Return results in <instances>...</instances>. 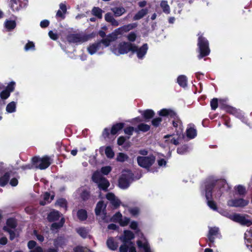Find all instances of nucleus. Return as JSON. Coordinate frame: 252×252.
<instances>
[{
	"instance_id": "nucleus-17",
	"label": "nucleus",
	"mask_w": 252,
	"mask_h": 252,
	"mask_svg": "<svg viewBox=\"0 0 252 252\" xmlns=\"http://www.w3.org/2000/svg\"><path fill=\"white\" fill-rule=\"evenodd\" d=\"M187 137L189 139H193L197 135V131L194 126L192 124L188 125L186 130Z\"/></svg>"
},
{
	"instance_id": "nucleus-54",
	"label": "nucleus",
	"mask_w": 252,
	"mask_h": 252,
	"mask_svg": "<svg viewBox=\"0 0 252 252\" xmlns=\"http://www.w3.org/2000/svg\"><path fill=\"white\" fill-rule=\"evenodd\" d=\"M111 167L109 166H104L101 168V171L104 175H107L111 171Z\"/></svg>"
},
{
	"instance_id": "nucleus-26",
	"label": "nucleus",
	"mask_w": 252,
	"mask_h": 252,
	"mask_svg": "<svg viewBox=\"0 0 252 252\" xmlns=\"http://www.w3.org/2000/svg\"><path fill=\"white\" fill-rule=\"evenodd\" d=\"M178 84L182 87H185L187 85V78L185 75H180L177 78Z\"/></svg>"
},
{
	"instance_id": "nucleus-3",
	"label": "nucleus",
	"mask_w": 252,
	"mask_h": 252,
	"mask_svg": "<svg viewBox=\"0 0 252 252\" xmlns=\"http://www.w3.org/2000/svg\"><path fill=\"white\" fill-rule=\"evenodd\" d=\"M135 47H133V45L131 43L128 42H122L118 44H115L111 50L112 52L117 56L121 54H125L127 53L128 51H131L134 50Z\"/></svg>"
},
{
	"instance_id": "nucleus-39",
	"label": "nucleus",
	"mask_w": 252,
	"mask_h": 252,
	"mask_svg": "<svg viewBox=\"0 0 252 252\" xmlns=\"http://www.w3.org/2000/svg\"><path fill=\"white\" fill-rule=\"evenodd\" d=\"M77 216L80 220H85L87 218V214L86 211L83 209L79 210L77 212Z\"/></svg>"
},
{
	"instance_id": "nucleus-56",
	"label": "nucleus",
	"mask_w": 252,
	"mask_h": 252,
	"mask_svg": "<svg viewBox=\"0 0 252 252\" xmlns=\"http://www.w3.org/2000/svg\"><path fill=\"white\" fill-rule=\"evenodd\" d=\"M122 218V215L120 213H117L112 218V220L116 222H119Z\"/></svg>"
},
{
	"instance_id": "nucleus-2",
	"label": "nucleus",
	"mask_w": 252,
	"mask_h": 252,
	"mask_svg": "<svg viewBox=\"0 0 252 252\" xmlns=\"http://www.w3.org/2000/svg\"><path fill=\"white\" fill-rule=\"evenodd\" d=\"M183 134L176 133V134H167L163 137L161 140V144L164 147H168L169 148L172 145H178Z\"/></svg>"
},
{
	"instance_id": "nucleus-55",
	"label": "nucleus",
	"mask_w": 252,
	"mask_h": 252,
	"mask_svg": "<svg viewBox=\"0 0 252 252\" xmlns=\"http://www.w3.org/2000/svg\"><path fill=\"white\" fill-rule=\"evenodd\" d=\"M162 121L161 118H156L152 121V125L155 126H158Z\"/></svg>"
},
{
	"instance_id": "nucleus-48",
	"label": "nucleus",
	"mask_w": 252,
	"mask_h": 252,
	"mask_svg": "<svg viewBox=\"0 0 252 252\" xmlns=\"http://www.w3.org/2000/svg\"><path fill=\"white\" fill-rule=\"evenodd\" d=\"M25 51H28L30 50H34V44L33 42L29 41L25 45L24 47Z\"/></svg>"
},
{
	"instance_id": "nucleus-12",
	"label": "nucleus",
	"mask_w": 252,
	"mask_h": 252,
	"mask_svg": "<svg viewBox=\"0 0 252 252\" xmlns=\"http://www.w3.org/2000/svg\"><path fill=\"white\" fill-rule=\"evenodd\" d=\"M249 201L243 199H231L227 202V205L230 207H243L248 204Z\"/></svg>"
},
{
	"instance_id": "nucleus-60",
	"label": "nucleus",
	"mask_w": 252,
	"mask_h": 252,
	"mask_svg": "<svg viewBox=\"0 0 252 252\" xmlns=\"http://www.w3.org/2000/svg\"><path fill=\"white\" fill-rule=\"evenodd\" d=\"M134 131V128L131 126L127 127L124 129L125 133L126 134L131 135Z\"/></svg>"
},
{
	"instance_id": "nucleus-15",
	"label": "nucleus",
	"mask_w": 252,
	"mask_h": 252,
	"mask_svg": "<svg viewBox=\"0 0 252 252\" xmlns=\"http://www.w3.org/2000/svg\"><path fill=\"white\" fill-rule=\"evenodd\" d=\"M158 114L161 117L175 118L176 113L171 109H162L158 112Z\"/></svg>"
},
{
	"instance_id": "nucleus-62",
	"label": "nucleus",
	"mask_w": 252,
	"mask_h": 252,
	"mask_svg": "<svg viewBox=\"0 0 252 252\" xmlns=\"http://www.w3.org/2000/svg\"><path fill=\"white\" fill-rule=\"evenodd\" d=\"M15 84V82H11L10 84L8 85L6 90H7L9 93L12 92L14 90Z\"/></svg>"
},
{
	"instance_id": "nucleus-19",
	"label": "nucleus",
	"mask_w": 252,
	"mask_h": 252,
	"mask_svg": "<svg viewBox=\"0 0 252 252\" xmlns=\"http://www.w3.org/2000/svg\"><path fill=\"white\" fill-rule=\"evenodd\" d=\"M172 124L173 126L176 128V133L183 134V126L181 121L178 118H176L173 121Z\"/></svg>"
},
{
	"instance_id": "nucleus-46",
	"label": "nucleus",
	"mask_w": 252,
	"mask_h": 252,
	"mask_svg": "<svg viewBox=\"0 0 252 252\" xmlns=\"http://www.w3.org/2000/svg\"><path fill=\"white\" fill-rule=\"evenodd\" d=\"M188 147L187 145H183L177 149V152L179 154L183 155L187 152Z\"/></svg>"
},
{
	"instance_id": "nucleus-63",
	"label": "nucleus",
	"mask_w": 252,
	"mask_h": 252,
	"mask_svg": "<svg viewBox=\"0 0 252 252\" xmlns=\"http://www.w3.org/2000/svg\"><path fill=\"white\" fill-rule=\"evenodd\" d=\"M75 252H86L87 248L81 246H78L74 249Z\"/></svg>"
},
{
	"instance_id": "nucleus-13",
	"label": "nucleus",
	"mask_w": 252,
	"mask_h": 252,
	"mask_svg": "<svg viewBox=\"0 0 252 252\" xmlns=\"http://www.w3.org/2000/svg\"><path fill=\"white\" fill-rule=\"evenodd\" d=\"M133 47H135L134 50H132L133 53L136 52L137 54V57L141 59L143 58V57L146 55L148 47L147 44H144L142 47L138 48L137 46L134 45Z\"/></svg>"
},
{
	"instance_id": "nucleus-27",
	"label": "nucleus",
	"mask_w": 252,
	"mask_h": 252,
	"mask_svg": "<svg viewBox=\"0 0 252 252\" xmlns=\"http://www.w3.org/2000/svg\"><path fill=\"white\" fill-rule=\"evenodd\" d=\"M106 207V205L103 203V201H99L96 205L95 212L96 215L100 214L101 212L103 211Z\"/></svg>"
},
{
	"instance_id": "nucleus-21",
	"label": "nucleus",
	"mask_w": 252,
	"mask_h": 252,
	"mask_svg": "<svg viewBox=\"0 0 252 252\" xmlns=\"http://www.w3.org/2000/svg\"><path fill=\"white\" fill-rule=\"evenodd\" d=\"M105 20L110 23L113 26L117 27L120 24V23L118 20L115 19L112 14L110 13H107L105 15Z\"/></svg>"
},
{
	"instance_id": "nucleus-4",
	"label": "nucleus",
	"mask_w": 252,
	"mask_h": 252,
	"mask_svg": "<svg viewBox=\"0 0 252 252\" xmlns=\"http://www.w3.org/2000/svg\"><path fill=\"white\" fill-rule=\"evenodd\" d=\"M197 45L199 49L200 54L198 57L199 59H201L203 57L208 55L210 52L209 47V42L204 37L202 34H198Z\"/></svg>"
},
{
	"instance_id": "nucleus-5",
	"label": "nucleus",
	"mask_w": 252,
	"mask_h": 252,
	"mask_svg": "<svg viewBox=\"0 0 252 252\" xmlns=\"http://www.w3.org/2000/svg\"><path fill=\"white\" fill-rule=\"evenodd\" d=\"M127 26L124 25L116 29L112 33L107 36L106 38L102 40V42L105 44V47L110 45L111 42L115 40L119 35L123 34L125 32H129Z\"/></svg>"
},
{
	"instance_id": "nucleus-35",
	"label": "nucleus",
	"mask_w": 252,
	"mask_h": 252,
	"mask_svg": "<svg viewBox=\"0 0 252 252\" xmlns=\"http://www.w3.org/2000/svg\"><path fill=\"white\" fill-rule=\"evenodd\" d=\"M124 126V124L123 123H118L115 125H114L111 130V133L113 135H114L117 133V132L122 129Z\"/></svg>"
},
{
	"instance_id": "nucleus-11",
	"label": "nucleus",
	"mask_w": 252,
	"mask_h": 252,
	"mask_svg": "<svg viewBox=\"0 0 252 252\" xmlns=\"http://www.w3.org/2000/svg\"><path fill=\"white\" fill-rule=\"evenodd\" d=\"M155 157L152 155L148 157H138L137 160L138 164L142 167L149 168L155 161Z\"/></svg>"
},
{
	"instance_id": "nucleus-42",
	"label": "nucleus",
	"mask_w": 252,
	"mask_h": 252,
	"mask_svg": "<svg viewBox=\"0 0 252 252\" xmlns=\"http://www.w3.org/2000/svg\"><path fill=\"white\" fill-rule=\"evenodd\" d=\"M127 158V156L122 153H119L117 156V160L120 162H124L126 160Z\"/></svg>"
},
{
	"instance_id": "nucleus-40",
	"label": "nucleus",
	"mask_w": 252,
	"mask_h": 252,
	"mask_svg": "<svg viewBox=\"0 0 252 252\" xmlns=\"http://www.w3.org/2000/svg\"><path fill=\"white\" fill-rule=\"evenodd\" d=\"M77 232L82 237L84 238H87L89 233L88 230L84 227H80L77 229Z\"/></svg>"
},
{
	"instance_id": "nucleus-38",
	"label": "nucleus",
	"mask_w": 252,
	"mask_h": 252,
	"mask_svg": "<svg viewBox=\"0 0 252 252\" xmlns=\"http://www.w3.org/2000/svg\"><path fill=\"white\" fill-rule=\"evenodd\" d=\"M64 222V220L63 218H62L61 221L59 223L55 222L53 223L51 227V229L53 231H55L59 228H61L63 226V223Z\"/></svg>"
},
{
	"instance_id": "nucleus-32",
	"label": "nucleus",
	"mask_w": 252,
	"mask_h": 252,
	"mask_svg": "<svg viewBox=\"0 0 252 252\" xmlns=\"http://www.w3.org/2000/svg\"><path fill=\"white\" fill-rule=\"evenodd\" d=\"M148 13V10L147 9H142L140 10L133 17L134 20H137L143 18Z\"/></svg>"
},
{
	"instance_id": "nucleus-58",
	"label": "nucleus",
	"mask_w": 252,
	"mask_h": 252,
	"mask_svg": "<svg viewBox=\"0 0 252 252\" xmlns=\"http://www.w3.org/2000/svg\"><path fill=\"white\" fill-rule=\"evenodd\" d=\"M127 38L130 41H134L136 38V34L135 33L131 32L128 34Z\"/></svg>"
},
{
	"instance_id": "nucleus-45",
	"label": "nucleus",
	"mask_w": 252,
	"mask_h": 252,
	"mask_svg": "<svg viewBox=\"0 0 252 252\" xmlns=\"http://www.w3.org/2000/svg\"><path fill=\"white\" fill-rule=\"evenodd\" d=\"M11 2V7L13 11H18L20 9V6L18 4V0H10Z\"/></svg>"
},
{
	"instance_id": "nucleus-43",
	"label": "nucleus",
	"mask_w": 252,
	"mask_h": 252,
	"mask_svg": "<svg viewBox=\"0 0 252 252\" xmlns=\"http://www.w3.org/2000/svg\"><path fill=\"white\" fill-rule=\"evenodd\" d=\"M93 13L94 15L97 17L98 18H102V12L101 9L98 7H94L92 10Z\"/></svg>"
},
{
	"instance_id": "nucleus-25",
	"label": "nucleus",
	"mask_w": 252,
	"mask_h": 252,
	"mask_svg": "<svg viewBox=\"0 0 252 252\" xmlns=\"http://www.w3.org/2000/svg\"><path fill=\"white\" fill-rule=\"evenodd\" d=\"M111 10L117 17L121 16L126 12L125 9L122 7H114L112 8Z\"/></svg>"
},
{
	"instance_id": "nucleus-33",
	"label": "nucleus",
	"mask_w": 252,
	"mask_h": 252,
	"mask_svg": "<svg viewBox=\"0 0 252 252\" xmlns=\"http://www.w3.org/2000/svg\"><path fill=\"white\" fill-rule=\"evenodd\" d=\"M16 226V221L13 219H9L6 222V225L4 227H7V228L11 230H14Z\"/></svg>"
},
{
	"instance_id": "nucleus-22",
	"label": "nucleus",
	"mask_w": 252,
	"mask_h": 252,
	"mask_svg": "<svg viewBox=\"0 0 252 252\" xmlns=\"http://www.w3.org/2000/svg\"><path fill=\"white\" fill-rule=\"evenodd\" d=\"M106 198L111 204L115 207L119 206L120 204V201L115 197L114 194L109 193L106 195Z\"/></svg>"
},
{
	"instance_id": "nucleus-31",
	"label": "nucleus",
	"mask_w": 252,
	"mask_h": 252,
	"mask_svg": "<svg viewBox=\"0 0 252 252\" xmlns=\"http://www.w3.org/2000/svg\"><path fill=\"white\" fill-rule=\"evenodd\" d=\"M43 199L44 201H41L40 202V204L41 205H44L47 203H49L51 200L53 199V196H50V195L49 193L46 192L43 195Z\"/></svg>"
},
{
	"instance_id": "nucleus-20",
	"label": "nucleus",
	"mask_w": 252,
	"mask_h": 252,
	"mask_svg": "<svg viewBox=\"0 0 252 252\" xmlns=\"http://www.w3.org/2000/svg\"><path fill=\"white\" fill-rule=\"evenodd\" d=\"M67 12L66 6L64 3H61L60 4V9H59L56 13V17H60L62 19H64L65 15Z\"/></svg>"
},
{
	"instance_id": "nucleus-10",
	"label": "nucleus",
	"mask_w": 252,
	"mask_h": 252,
	"mask_svg": "<svg viewBox=\"0 0 252 252\" xmlns=\"http://www.w3.org/2000/svg\"><path fill=\"white\" fill-rule=\"evenodd\" d=\"M32 162L36 168L41 170L47 168L51 164L50 158L47 156L42 158L34 157L32 158Z\"/></svg>"
},
{
	"instance_id": "nucleus-7",
	"label": "nucleus",
	"mask_w": 252,
	"mask_h": 252,
	"mask_svg": "<svg viewBox=\"0 0 252 252\" xmlns=\"http://www.w3.org/2000/svg\"><path fill=\"white\" fill-rule=\"evenodd\" d=\"M92 179L101 189L106 190L109 186L110 184L108 181L103 177L98 171H96L94 173Z\"/></svg>"
},
{
	"instance_id": "nucleus-59",
	"label": "nucleus",
	"mask_w": 252,
	"mask_h": 252,
	"mask_svg": "<svg viewBox=\"0 0 252 252\" xmlns=\"http://www.w3.org/2000/svg\"><path fill=\"white\" fill-rule=\"evenodd\" d=\"M129 211V212L130 213V214L131 215H132L133 216H136L139 213V209L136 207L130 208Z\"/></svg>"
},
{
	"instance_id": "nucleus-52",
	"label": "nucleus",
	"mask_w": 252,
	"mask_h": 252,
	"mask_svg": "<svg viewBox=\"0 0 252 252\" xmlns=\"http://www.w3.org/2000/svg\"><path fill=\"white\" fill-rule=\"evenodd\" d=\"M236 190H237L238 194L240 195L244 194L246 192L245 188L243 186L241 185L238 186L236 188Z\"/></svg>"
},
{
	"instance_id": "nucleus-34",
	"label": "nucleus",
	"mask_w": 252,
	"mask_h": 252,
	"mask_svg": "<svg viewBox=\"0 0 252 252\" xmlns=\"http://www.w3.org/2000/svg\"><path fill=\"white\" fill-rule=\"evenodd\" d=\"M5 28L8 31L13 30L16 27V23L13 20H6L4 23Z\"/></svg>"
},
{
	"instance_id": "nucleus-24",
	"label": "nucleus",
	"mask_w": 252,
	"mask_h": 252,
	"mask_svg": "<svg viewBox=\"0 0 252 252\" xmlns=\"http://www.w3.org/2000/svg\"><path fill=\"white\" fill-rule=\"evenodd\" d=\"M245 238L247 240L248 242L250 243V245L249 244H247L248 247L250 246L249 248L251 251L252 252V229H251L249 231H247V232L245 234Z\"/></svg>"
},
{
	"instance_id": "nucleus-28",
	"label": "nucleus",
	"mask_w": 252,
	"mask_h": 252,
	"mask_svg": "<svg viewBox=\"0 0 252 252\" xmlns=\"http://www.w3.org/2000/svg\"><path fill=\"white\" fill-rule=\"evenodd\" d=\"M60 218V213L58 211H53L48 216V219L50 221H54Z\"/></svg>"
},
{
	"instance_id": "nucleus-64",
	"label": "nucleus",
	"mask_w": 252,
	"mask_h": 252,
	"mask_svg": "<svg viewBox=\"0 0 252 252\" xmlns=\"http://www.w3.org/2000/svg\"><path fill=\"white\" fill-rule=\"evenodd\" d=\"M49 25V21L47 20H44L42 21H41L40 26L41 28H46Z\"/></svg>"
},
{
	"instance_id": "nucleus-47",
	"label": "nucleus",
	"mask_w": 252,
	"mask_h": 252,
	"mask_svg": "<svg viewBox=\"0 0 252 252\" xmlns=\"http://www.w3.org/2000/svg\"><path fill=\"white\" fill-rule=\"evenodd\" d=\"M150 126L147 124H141L138 125V129L139 130L146 132L150 129Z\"/></svg>"
},
{
	"instance_id": "nucleus-29",
	"label": "nucleus",
	"mask_w": 252,
	"mask_h": 252,
	"mask_svg": "<svg viewBox=\"0 0 252 252\" xmlns=\"http://www.w3.org/2000/svg\"><path fill=\"white\" fill-rule=\"evenodd\" d=\"M16 110V103L14 101L9 103L6 107V111L9 113L15 112Z\"/></svg>"
},
{
	"instance_id": "nucleus-37",
	"label": "nucleus",
	"mask_w": 252,
	"mask_h": 252,
	"mask_svg": "<svg viewBox=\"0 0 252 252\" xmlns=\"http://www.w3.org/2000/svg\"><path fill=\"white\" fill-rule=\"evenodd\" d=\"M9 179V173L6 172L3 176L0 178V186L3 187L6 185Z\"/></svg>"
},
{
	"instance_id": "nucleus-23",
	"label": "nucleus",
	"mask_w": 252,
	"mask_h": 252,
	"mask_svg": "<svg viewBox=\"0 0 252 252\" xmlns=\"http://www.w3.org/2000/svg\"><path fill=\"white\" fill-rule=\"evenodd\" d=\"M139 248L143 249L144 252H152L149 244L145 240L144 241L138 240L137 242Z\"/></svg>"
},
{
	"instance_id": "nucleus-18",
	"label": "nucleus",
	"mask_w": 252,
	"mask_h": 252,
	"mask_svg": "<svg viewBox=\"0 0 252 252\" xmlns=\"http://www.w3.org/2000/svg\"><path fill=\"white\" fill-rule=\"evenodd\" d=\"M101 43L105 45V44L102 42V40L100 42L94 43L90 45L87 48L88 52L91 55L94 54L100 48Z\"/></svg>"
},
{
	"instance_id": "nucleus-36",
	"label": "nucleus",
	"mask_w": 252,
	"mask_h": 252,
	"mask_svg": "<svg viewBox=\"0 0 252 252\" xmlns=\"http://www.w3.org/2000/svg\"><path fill=\"white\" fill-rule=\"evenodd\" d=\"M142 115L145 119H150L154 116L155 113L152 110L148 109L142 111Z\"/></svg>"
},
{
	"instance_id": "nucleus-41",
	"label": "nucleus",
	"mask_w": 252,
	"mask_h": 252,
	"mask_svg": "<svg viewBox=\"0 0 252 252\" xmlns=\"http://www.w3.org/2000/svg\"><path fill=\"white\" fill-rule=\"evenodd\" d=\"M107 245L109 249L115 250L117 249L118 246L112 238H109L107 241Z\"/></svg>"
},
{
	"instance_id": "nucleus-14",
	"label": "nucleus",
	"mask_w": 252,
	"mask_h": 252,
	"mask_svg": "<svg viewBox=\"0 0 252 252\" xmlns=\"http://www.w3.org/2000/svg\"><path fill=\"white\" fill-rule=\"evenodd\" d=\"M218 231L219 228L217 227H209L208 238L210 242L209 244L210 247L213 246V244L215 242V236L218 234Z\"/></svg>"
},
{
	"instance_id": "nucleus-8",
	"label": "nucleus",
	"mask_w": 252,
	"mask_h": 252,
	"mask_svg": "<svg viewBox=\"0 0 252 252\" xmlns=\"http://www.w3.org/2000/svg\"><path fill=\"white\" fill-rule=\"evenodd\" d=\"M133 180V174L129 171L123 172L119 180V186L122 189H127Z\"/></svg>"
},
{
	"instance_id": "nucleus-49",
	"label": "nucleus",
	"mask_w": 252,
	"mask_h": 252,
	"mask_svg": "<svg viewBox=\"0 0 252 252\" xmlns=\"http://www.w3.org/2000/svg\"><path fill=\"white\" fill-rule=\"evenodd\" d=\"M129 219L128 218L122 217L119 222L121 226H125L128 224V223L129 222Z\"/></svg>"
},
{
	"instance_id": "nucleus-53",
	"label": "nucleus",
	"mask_w": 252,
	"mask_h": 252,
	"mask_svg": "<svg viewBox=\"0 0 252 252\" xmlns=\"http://www.w3.org/2000/svg\"><path fill=\"white\" fill-rule=\"evenodd\" d=\"M10 95V93L6 90L3 91L0 94L1 99H5L7 98Z\"/></svg>"
},
{
	"instance_id": "nucleus-1",
	"label": "nucleus",
	"mask_w": 252,
	"mask_h": 252,
	"mask_svg": "<svg viewBox=\"0 0 252 252\" xmlns=\"http://www.w3.org/2000/svg\"><path fill=\"white\" fill-rule=\"evenodd\" d=\"M224 181L221 180L216 181L215 182H213L206 185L205 196L206 199L207 200V204L209 207L214 210H217V206L214 201L210 200L212 197V189L213 187H215L217 189L220 187L224 186Z\"/></svg>"
},
{
	"instance_id": "nucleus-16",
	"label": "nucleus",
	"mask_w": 252,
	"mask_h": 252,
	"mask_svg": "<svg viewBox=\"0 0 252 252\" xmlns=\"http://www.w3.org/2000/svg\"><path fill=\"white\" fill-rule=\"evenodd\" d=\"M134 237L133 233L129 230L124 231V235L120 237V239L123 243H127L129 245L132 244L131 242H128L129 241L133 239Z\"/></svg>"
},
{
	"instance_id": "nucleus-30",
	"label": "nucleus",
	"mask_w": 252,
	"mask_h": 252,
	"mask_svg": "<svg viewBox=\"0 0 252 252\" xmlns=\"http://www.w3.org/2000/svg\"><path fill=\"white\" fill-rule=\"evenodd\" d=\"M160 7L162 8L163 12L166 14H169L170 12V8L169 5L168 4L167 1L166 0H162L160 4Z\"/></svg>"
},
{
	"instance_id": "nucleus-50",
	"label": "nucleus",
	"mask_w": 252,
	"mask_h": 252,
	"mask_svg": "<svg viewBox=\"0 0 252 252\" xmlns=\"http://www.w3.org/2000/svg\"><path fill=\"white\" fill-rule=\"evenodd\" d=\"M3 230L5 231H7L9 233L10 235V239L12 240L15 237V234L14 233V230L9 229L7 228V227H3Z\"/></svg>"
},
{
	"instance_id": "nucleus-6",
	"label": "nucleus",
	"mask_w": 252,
	"mask_h": 252,
	"mask_svg": "<svg viewBox=\"0 0 252 252\" xmlns=\"http://www.w3.org/2000/svg\"><path fill=\"white\" fill-rule=\"evenodd\" d=\"M224 215L230 220L242 225L249 226L252 224V220L249 219V217L247 215H243L239 214H227Z\"/></svg>"
},
{
	"instance_id": "nucleus-57",
	"label": "nucleus",
	"mask_w": 252,
	"mask_h": 252,
	"mask_svg": "<svg viewBox=\"0 0 252 252\" xmlns=\"http://www.w3.org/2000/svg\"><path fill=\"white\" fill-rule=\"evenodd\" d=\"M211 106L213 110H215L218 107V99L214 98L211 101Z\"/></svg>"
},
{
	"instance_id": "nucleus-61",
	"label": "nucleus",
	"mask_w": 252,
	"mask_h": 252,
	"mask_svg": "<svg viewBox=\"0 0 252 252\" xmlns=\"http://www.w3.org/2000/svg\"><path fill=\"white\" fill-rule=\"evenodd\" d=\"M127 243H124V244L120 247V252H127L128 251V247L127 246Z\"/></svg>"
},
{
	"instance_id": "nucleus-51",
	"label": "nucleus",
	"mask_w": 252,
	"mask_h": 252,
	"mask_svg": "<svg viewBox=\"0 0 252 252\" xmlns=\"http://www.w3.org/2000/svg\"><path fill=\"white\" fill-rule=\"evenodd\" d=\"M56 204L59 205L63 208H66V201L65 199L61 198L57 200L56 202Z\"/></svg>"
},
{
	"instance_id": "nucleus-9",
	"label": "nucleus",
	"mask_w": 252,
	"mask_h": 252,
	"mask_svg": "<svg viewBox=\"0 0 252 252\" xmlns=\"http://www.w3.org/2000/svg\"><path fill=\"white\" fill-rule=\"evenodd\" d=\"M92 37L91 35L85 34L83 33H72L67 36V40L69 42L76 44H81L88 41Z\"/></svg>"
},
{
	"instance_id": "nucleus-44",
	"label": "nucleus",
	"mask_w": 252,
	"mask_h": 252,
	"mask_svg": "<svg viewBox=\"0 0 252 252\" xmlns=\"http://www.w3.org/2000/svg\"><path fill=\"white\" fill-rule=\"evenodd\" d=\"M105 154L108 158H112L114 156V153L110 147H107L105 148Z\"/></svg>"
}]
</instances>
